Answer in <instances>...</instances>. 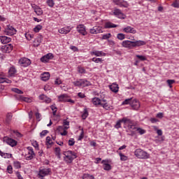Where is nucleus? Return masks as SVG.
I'll return each instance as SVG.
<instances>
[{"instance_id":"a18cd8bd","label":"nucleus","mask_w":179,"mask_h":179,"mask_svg":"<svg viewBox=\"0 0 179 179\" xmlns=\"http://www.w3.org/2000/svg\"><path fill=\"white\" fill-rule=\"evenodd\" d=\"M12 92L17 93V94H23V91L20 90L19 88H12Z\"/></svg>"},{"instance_id":"37998d69","label":"nucleus","mask_w":179,"mask_h":179,"mask_svg":"<svg viewBox=\"0 0 179 179\" xmlns=\"http://www.w3.org/2000/svg\"><path fill=\"white\" fill-rule=\"evenodd\" d=\"M43 29V25L41 24H38L36 25L34 28V31L35 33H38L40 31V30H41Z\"/></svg>"},{"instance_id":"9b49d317","label":"nucleus","mask_w":179,"mask_h":179,"mask_svg":"<svg viewBox=\"0 0 179 179\" xmlns=\"http://www.w3.org/2000/svg\"><path fill=\"white\" fill-rule=\"evenodd\" d=\"M1 50L2 52H6V54H9V52H11L12 50H13V45H12V44L10 43L8 45H5L1 48Z\"/></svg>"},{"instance_id":"052dcab7","label":"nucleus","mask_w":179,"mask_h":179,"mask_svg":"<svg viewBox=\"0 0 179 179\" xmlns=\"http://www.w3.org/2000/svg\"><path fill=\"white\" fill-rule=\"evenodd\" d=\"M52 141H51V137L47 136L46 137V145H51Z\"/></svg>"},{"instance_id":"ddd939ff","label":"nucleus","mask_w":179,"mask_h":179,"mask_svg":"<svg viewBox=\"0 0 179 179\" xmlns=\"http://www.w3.org/2000/svg\"><path fill=\"white\" fill-rule=\"evenodd\" d=\"M90 33H91V34H100V33H103V29L101 27L95 26L90 29Z\"/></svg>"},{"instance_id":"9d476101","label":"nucleus","mask_w":179,"mask_h":179,"mask_svg":"<svg viewBox=\"0 0 179 179\" xmlns=\"http://www.w3.org/2000/svg\"><path fill=\"white\" fill-rule=\"evenodd\" d=\"M113 2L115 5H117L120 8H128L129 6L128 2L124 0H113Z\"/></svg>"},{"instance_id":"4468645a","label":"nucleus","mask_w":179,"mask_h":179,"mask_svg":"<svg viewBox=\"0 0 179 179\" xmlns=\"http://www.w3.org/2000/svg\"><path fill=\"white\" fill-rule=\"evenodd\" d=\"M54 58V55L52 53H48L46 55H44L41 58V62L44 64H47L50 59H52Z\"/></svg>"},{"instance_id":"f257e3e1","label":"nucleus","mask_w":179,"mask_h":179,"mask_svg":"<svg viewBox=\"0 0 179 179\" xmlns=\"http://www.w3.org/2000/svg\"><path fill=\"white\" fill-rule=\"evenodd\" d=\"M64 155V162L66 163V164H71L73 163V159L78 157L76 152L72 150H67L63 152Z\"/></svg>"},{"instance_id":"c85d7f7f","label":"nucleus","mask_w":179,"mask_h":179,"mask_svg":"<svg viewBox=\"0 0 179 179\" xmlns=\"http://www.w3.org/2000/svg\"><path fill=\"white\" fill-rule=\"evenodd\" d=\"M0 156L3 157V159H10L12 158V154L3 152L2 150H0Z\"/></svg>"},{"instance_id":"de8ad7c7","label":"nucleus","mask_w":179,"mask_h":179,"mask_svg":"<svg viewBox=\"0 0 179 179\" xmlns=\"http://www.w3.org/2000/svg\"><path fill=\"white\" fill-rule=\"evenodd\" d=\"M13 166L15 167V169H20L22 167V165L20 164V163L19 162V161H15L13 162Z\"/></svg>"},{"instance_id":"5fc2aeb1","label":"nucleus","mask_w":179,"mask_h":179,"mask_svg":"<svg viewBox=\"0 0 179 179\" xmlns=\"http://www.w3.org/2000/svg\"><path fill=\"white\" fill-rule=\"evenodd\" d=\"M85 138V131H83V129H81L80 134L78 138V141H82Z\"/></svg>"},{"instance_id":"2f4dec72","label":"nucleus","mask_w":179,"mask_h":179,"mask_svg":"<svg viewBox=\"0 0 179 179\" xmlns=\"http://www.w3.org/2000/svg\"><path fill=\"white\" fill-rule=\"evenodd\" d=\"M122 121L123 122L124 125L127 126L130 125L131 124H134V121L131 120V119L126 117L122 118Z\"/></svg>"},{"instance_id":"6e6552de","label":"nucleus","mask_w":179,"mask_h":179,"mask_svg":"<svg viewBox=\"0 0 179 179\" xmlns=\"http://www.w3.org/2000/svg\"><path fill=\"white\" fill-rule=\"evenodd\" d=\"M28 154L25 155V160H31L35 156L34 150L32 147H27Z\"/></svg>"},{"instance_id":"7c9ffc66","label":"nucleus","mask_w":179,"mask_h":179,"mask_svg":"<svg viewBox=\"0 0 179 179\" xmlns=\"http://www.w3.org/2000/svg\"><path fill=\"white\" fill-rule=\"evenodd\" d=\"M89 117V111L87 108H84L83 111L81 112V118L82 120H86Z\"/></svg>"},{"instance_id":"cd10ccee","label":"nucleus","mask_w":179,"mask_h":179,"mask_svg":"<svg viewBox=\"0 0 179 179\" xmlns=\"http://www.w3.org/2000/svg\"><path fill=\"white\" fill-rule=\"evenodd\" d=\"M115 27H118V25L111 22H107L105 23V29H114Z\"/></svg>"},{"instance_id":"864d4df0","label":"nucleus","mask_w":179,"mask_h":179,"mask_svg":"<svg viewBox=\"0 0 179 179\" xmlns=\"http://www.w3.org/2000/svg\"><path fill=\"white\" fill-rule=\"evenodd\" d=\"M131 101H132V99H125L122 103V106H127V104H131Z\"/></svg>"},{"instance_id":"49530a36","label":"nucleus","mask_w":179,"mask_h":179,"mask_svg":"<svg viewBox=\"0 0 179 179\" xmlns=\"http://www.w3.org/2000/svg\"><path fill=\"white\" fill-rule=\"evenodd\" d=\"M136 131L138 132V134H140V135H143V134H146V130H145L141 127H137Z\"/></svg>"},{"instance_id":"c9c22d12","label":"nucleus","mask_w":179,"mask_h":179,"mask_svg":"<svg viewBox=\"0 0 179 179\" xmlns=\"http://www.w3.org/2000/svg\"><path fill=\"white\" fill-rule=\"evenodd\" d=\"M43 39L41 38H37L34 41V47H38L41 44Z\"/></svg>"},{"instance_id":"338daca9","label":"nucleus","mask_w":179,"mask_h":179,"mask_svg":"<svg viewBox=\"0 0 179 179\" xmlns=\"http://www.w3.org/2000/svg\"><path fill=\"white\" fill-rule=\"evenodd\" d=\"M129 129H136L137 127H136L134 124H129V126H127Z\"/></svg>"},{"instance_id":"0e129e2a","label":"nucleus","mask_w":179,"mask_h":179,"mask_svg":"<svg viewBox=\"0 0 179 179\" xmlns=\"http://www.w3.org/2000/svg\"><path fill=\"white\" fill-rule=\"evenodd\" d=\"M70 49H71L72 51H74V52L79 51L78 48L76 46H73V45L70 46Z\"/></svg>"},{"instance_id":"4c0bfd02","label":"nucleus","mask_w":179,"mask_h":179,"mask_svg":"<svg viewBox=\"0 0 179 179\" xmlns=\"http://www.w3.org/2000/svg\"><path fill=\"white\" fill-rule=\"evenodd\" d=\"M55 152L58 159H61V148H59V147H56L55 148Z\"/></svg>"},{"instance_id":"0eeeda50","label":"nucleus","mask_w":179,"mask_h":179,"mask_svg":"<svg viewBox=\"0 0 179 179\" xmlns=\"http://www.w3.org/2000/svg\"><path fill=\"white\" fill-rule=\"evenodd\" d=\"M18 64L20 65V66L27 68V66L31 65V60L27 57H22L19 59Z\"/></svg>"},{"instance_id":"f3484780","label":"nucleus","mask_w":179,"mask_h":179,"mask_svg":"<svg viewBox=\"0 0 179 179\" xmlns=\"http://www.w3.org/2000/svg\"><path fill=\"white\" fill-rule=\"evenodd\" d=\"M122 45L124 48H132V47H134V41H123L122 42Z\"/></svg>"},{"instance_id":"13d9d810","label":"nucleus","mask_w":179,"mask_h":179,"mask_svg":"<svg viewBox=\"0 0 179 179\" xmlns=\"http://www.w3.org/2000/svg\"><path fill=\"white\" fill-rule=\"evenodd\" d=\"M136 58H138V59H140V61H146V57H145L143 55H137Z\"/></svg>"},{"instance_id":"bf43d9fd","label":"nucleus","mask_w":179,"mask_h":179,"mask_svg":"<svg viewBox=\"0 0 179 179\" xmlns=\"http://www.w3.org/2000/svg\"><path fill=\"white\" fill-rule=\"evenodd\" d=\"M73 145H75V139L70 138L69 140V146H73Z\"/></svg>"},{"instance_id":"6e6d98bb","label":"nucleus","mask_w":179,"mask_h":179,"mask_svg":"<svg viewBox=\"0 0 179 179\" xmlns=\"http://www.w3.org/2000/svg\"><path fill=\"white\" fill-rule=\"evenodd\" d=\"M7 172L8 174H12V173H13V168L12 167V165H8L7 166Z\"/></svg>"},{"instance_id":"bb28decb","label":"nucleus","mask_w":179,"mask_h":179,"mask_svg":"<svg viewBox=\"0 0 179 179\" xmlns=\"http://www.w3.org/2000/svg\"><path fill=\"white\" fill-rule=\"evenodd\" d=\"M109 89H110L111 92H113V93H117L120 87H118V85H117V83H114L109 85Z\"/></svg>"},{"instance_id":"dca6fc26","label":"nucleus","mask_w":179,"mask_h":179,"mask_svg":"<svg viewBox=\"0 0 179 179\" xmlns=\"http://www.w3.org/2000/svg\"><path fill=\"white\" fill-rule=\"evenodd\" d=\"M15 96L17 100H20V101H25V103H31V101H33L31 98L24 97L22 95H15Z\"/></svg>"},{"instance_id":"6ab92c4d","label":"nucleus","mask_w":179,"mask_h":179,"mask_svg":"<svg viewBox=\"0 0 179 179\" xmlns=\"http://www.w3.org/2000/svg\"><path fill=\"white\" fill-rule=\"evenodd\" d=\"M0 41L1 44H8V43H10V41H12V38L6 36H0Z\"/></svg>"},{"instance_id":"7ed1b4c3","label":"nucleus","mask_w":179,"mask_h":179,"mask_svg":"<svg viewBox=\"0 0 179 179\" xmlns=\"http://www.w3.org/2000/svg\"><path fill=\"white\" fill-rule=\"evenodd\" d=\"M50 174H52V171L50 168L44 166H41V168H39V170L38 171V178L45 179L44 177Z\"/></svg>"},{"instance_id":"a878e982","label":"nucleus","mask_w":179,"mask_h":179,"mask_svg":"<svg viewBox=\"0 0 179 179\" xmlns=\"http://www.w3.org/2000/svg\"><path fill=\"white\" fill-rule=\"evenodd\" d=\"M92 103L94 106H96V107L101 106V99L99 97H94L92 99Z\"/></svg>"},{"instance_id":"f8f14e48","label":"nucleus","mask_w":179,"mask_h":179,"mask_svg":"<svg viewBox=\"0 0 179 179\" xmlns=\"http://www.w3.org/2000/svg\"><path fill=\"white\" fill-rule=\"evenodd\" d=\"M77 31L82 34V36H86L87 31H86V27L84 24H79L76 27Z\"/></svg>"},{"instance_id":"f704fd0d","label":"nucleus","mask_w":179,"mask_h":179,"mask_svg":"<svg viewBox=\"0 0 179 179\" xmlns=\"http://www.w3.org/2000/svg\"><path fill=\"white\" fill-rule=\"evenodd\" d=\"M16 72H17L16 71V68L12 66L10 68V69L8 71V75H9V76H15V75H16Z\"/></svg>"},{"instance_id":"c756f323","label":"nucleus","mask_w":179,"mask_h":179,"mask_svg":"<svg viewBox=\"0 0 179 179\" xmlns=\"http://www.w3.org/2000/svg\"><path fill=\"white\" fill-rule=\"evenodd\" d=\"M50 75L48 72H45L41 74V80H43V82H47V80L50 79Z\"/></svg>"},{"instance_id":"09e8293b","label":"nucleus","mask_w":179,"mask_h":179,"mask_svg":"<svg viewBox=\"0 0 179 179\" xmlns=\"http://www.w3.org/2000/svg\"><path fill=\"white\" fill-rule=\"evenodd\" d=\"M117 38H118V40H120V41L124 40L125 34L122 33L117 34Z\"/></svg>"},{"instance_id":"79ce46f5","label":"nucleus","mask_w":179,"mask_h":179,"mask_svg":"<svg viewBox=\"0 0 179 179\" xmlns=\"http://www.w3.org/2000/svg\"><path fill=\"white\" fill-rule=\"evenodd\" d=\"M46 3L50 8H54V6L55 5L54 0H46Z\"/></svg>"},{"instance_id":"423d86ee","label":"nucleus","mask_w":179,"mask_h":179,"mask_svg":"<svg viewBox=\"0 0 179 179\" xmlns=\"http://www.w3.org/2000/svg\"><path fill=\"white\" fill-rule=\"evenodd\" d=\"M3 31L6 36H15L17 33V30L10 24L7 25Z\"/></svg>"},{"instance_id":"a211bd4d","label":"nucleus","mask_w":179,"mask_h":179,"mask_svg":"<svg viewBox=\"0 0 179 179\" xmlns=\"http://www.w3.org/2000/svg\"><path fill=\"white\" fill-rule=\"evenodd\" d=\"M6 143L7 145H9L10 146H11V148H13L17 145V141L10 138H6Z\"/></svg>"},{"instance_id":"473e14b6","label":"nucleus","mask_w":179,"mask_h":179,"mask_svg":"<svg viewBox=\"0 0 179 179\" xmlns=\"http://www.w3.org/2000/svg\"><path fill=\"white\" fill-rule=\"evenodd\" d=\"M13 117V115L12 114V113H7L6 117V123L8 124H10V122H12Z\"/></svg>"},{"instance_id":"774afa93","label":"nucleus","mask_w":179,"mask_h":179,"mask_svg":"<svg viewBox=\"0 0 179 179\" xmlns=\"http://www.w3.org/2000/svg\"><path fill=\"white\" fill-rule=\"evenodd\" d=\"M16 176L17 177L18 179H23V177H22L20 172H16Z\"/></svg>"},{"instance_id":"4d7b16f0","label":"nucleus","mask_w":179,"mask_h":179,"mask_svg":"<svg viewBox=\"0 0 179 179\" xmlns=\"http://www.w3.org/2000/svg\"><path fill=\"white\" fill-rule=\"evenodd\" d=\"M25 37L27 40L30 41L31 38H33V37H34V35L31 34H25Z\"/></svg>"},{"instance_id":"e433bc0d","label":"nucleus","mask_w":179,"mask_h":179,"mask_svg":"<svg viewBox=\"0 0 179 179\" xmlns=\"http://www.w3.org/2000/svg\"><path fill=\"white\" fill-rule=\"evenodd\" d=\"M119 156L120 157L121 162H127V160H128V157L122 154L121 152H119Z\"/></svg>"},{"instance_id":"680f3d73","label":"nucleus","mask_w":179,"mask_h":179,"mask_svg":"<svg viewBox=\"0 0 179 179\" xmlns=\"http://www.w3.org/2000/svg\"><path fill=\"white\" fill-rule=\"evenodd\" d=\"M78 96L80 99H85V97H86V95H85V93H83V92H78Z\"/></svg>"},{"instance_id":"58836bf2","label":"nucleus","mask_w":179,"mask_h":179,"mask_svg":"<svg viewBox=\"0 0 179 179\" xmlns=\"http://www.w3.org/2000/svg\"><path fill=\"white\" fill-rule=\"evenodd\" d=\"M92 62H95V64H103V59L93 57L92 59Z\"/></svg>"},{"instance_id":"a19ab883","label":"nucleus","mask_w":179,"mask_h":179,"mask_svg":"<svg viewBox=\"0 0 179 179\" xmlns=\"http://www.w3.org/2000/svg\"><path fill=\"white\" fill-rule=\"evenodd\" d=\"M77 71L78 73H86V69H85V67H82L81 66H78L77 68Z\"/></svg>"},{"instance_id":"c03bdc74","label":"nucleus","mask_w":179,"mask_h":179,"mask_svg":"<svg viewBox=\"0 0 179 179\" xmlns=\"http://www.w3.org/2000/svg\"><path fill=\"white\" fill-rule=\"evenodd\" d=\"M122 122H123L122 119H120V120H117L116 124H115V128L116 129H120V128H121V123Z\"/></svg>"},{"instance_id":"412c9836","label":"nucleus","mask_w":179,"mask_h":179,"mask_svg":"<svg viewBox=\"0 0 179 179\" xmlns=\"http://www.w3.org/2000/svg\"><path fill=\"white\" fill-rule=\"evenodd\" d=\"M123 31L124 33H130L131 34H136V30L134 29L132 27H126L123 29Z\"/></svg>"},{"instance_id":"39448f33","label":"nucleus","mask_w":179,"mask_h":179,"mask_svg":"<svg viewBox=\"0 0 179 179\" xmlns=\"http://www.w3.org/2000/svg\"><path fill=\"white\" fill-rule=\"evenodd\" d=\"M58 100L60 103H70V104H75V101L69 98L66 94H63L58 96Z\"/></svg>"},{"instance_id":"8fccbe9b","label":"nucleus","mask_w":179,"mask_h":179,"mask_svg":"<svg viewBox=\"0 0 179 179\" xmlns=\"http://www.w3.org/2000/svg\"><path fill=\"white\" fill-rule=\"evenodd\" d=\"M110 37H111V34L110 33L102 35L101 40H108V38H110Z\"/></svg>"},{"instance_id":"393cba45","label":"nucleus","mask_w":179,"mask_h":179,"mask_svg":"<svg viewBox=\"0 0 179 179\" xmlns=\"http://www.w3.org/2000/svg\"><path fill=\"white\" fill-rule=\"evenodd\" d=\"M101 164H103V170H105L106 171H110V170H111V165L107 163V161L102 160Z\"/></svg>"},{"instance_id":"1a4fd4ad","label":"nucleus","mask_w":179,"mask_h":179,"mask_svg":"<svg viewBox=\"0 0 179 179\" xmlns=\"http://www.w3.org/2000/svg\"><path fill=\"white\" fill-rule=\"evenodd\" d=\"M113 13L114 16L118 19H125V17H127L124 13L119 8H115L113 11Z\"/></svg>"},{"instance_id":"aec40b11","label":"nucleus","mask_w":179,"mask_h":179,"mask_svg":"<svg viewBox=\"0 0 179 179\" xmlns=\"http://www.w3.org/2000/svg\"><path fill=\"white\" fill-rule=\"evenodd\" d=\"M39 100H41L43 103H46V104H50L51 99L47 95L41 94L39 96Z\"/></svg>"},{"instance_id":"4be33fe9","label":"nucleus","mask_w":179,"mask_h":179,"mask_svg":"<svg viewBox=\"0 0 179 179\" xmlns=\"http://www.w3.org/2000/svg\"><path fill=\"white\" fill-rule=\"evenodd\" d=\"M91 55H95V57H106V54L100 50H94L91 52Z\"/></svg>"},{"instance_id":"b1692460","label":"nucleus","mask_w":179,"mask_h":179,"mask_svg":"<svg viewBox=\"0 0 179 179\" xmlns=\"http://www.w3.org/2000/svg\"><path fill=\"white\" fill-rule=\"evenodd\" d=\"M71 30H72V28L70 27H64L59 29V33H60V34H68Z\"/></svg>"},{"instance_id":"5701e85b","label":"nucleus","mask_w":179,"mask_h":179,"mask_svg":"<svg viewBox=\"0 0 179 179\" xmlns=\"http://www.w3.org/2000/svg\"><path fill=\"white\" fill-rule=\"evenodd\" d=\"M147 43V41L141 40L133 41V47H141V45H146Z\"/></svg>"},{"instance_id":"20e7f679","label":"nucleus","mask_w":179,"mask_h":179,"mask_svg":"<svg viewBox=\"0 0 179 179\" xmlns=\"http://www.w3.org/2000/svg\"><path fill=\"white\" fill-rule=\"evenodd\" d=\"M73 85L77 87H87L89 86H92V83H90V81L87 80L86 78H83L73 81Z\"/></svg>"},{"instance_id":"69168bd1","label":"nucleus","mask_w":179,"mask_h":179,"mask_svg":"<svg viewBox=\"0 0 179 179\" xmlns=\"http://www.w3.org/2000/svg\"><path fill=\"white\" fill-rule=\"evenodd\" d=\"M48 130H43L40 133L41 136H45L48 134Z\"/></svg>"},{"instance_id":"603ef678","label":"nucleus","mask_w":179,"mask_h":179,"mask_svg":"<svg viewBox=\"0 0 179 179\" xmlns=\"http://www.w3.org/2000/svg\"><path fill=\"white\" fill-rule=\"evenodd\" d=\"M166 83H168V86L170 87V88H171V87H173V83H176V80H166Z\"/></svg>"},{"instance_id":"3c124183","label":"nucleus","mask_w":179,"mask_h":179,"mask_svg":"<svg viewBox=\"0 0 179 179\" xmlns=\"http://www.w3.org/2000/svg\"><path fill=\"white\" fill-rule=\"evenodd\" d=\"M35 13L37 15V16H41V15H43V11L41 9V8L39 7V8H38L36 11H34Z\"/></svg>"},{"instance_id":"2eb2a0df","label":"nucleus","mask_w":179,"mask_h":179,"mask_svg":"<svg viewBox=\"0 0 179 179\" xmlns=\"http://www.w3.org/2000/svg\"><path fill=\"white\" fill-rule=\"evenodd\" d=\"M130 106L133 108V110H139V108L141 107V103L138 100L133 99L130 103Z\"/></svg>"},{"instance_id":"e2e57ef3","label":"nucleus","mask_w":179,"mask_h":179,"mask_svg":"<svg viewBox=\"0 0 179 179\" xmlns=\"http://www.w3.org/2000/svg\"><path fill=\"white\" fill-rule=\"evenodd\" d=\"M62 81L59 78H56L55 80V85H62Z\"/></svg>"},{"instance_id":"f03ea898","label":"nucleus","mask_w":179,"mask_h":179,"mask_svg":"<svg viewBox=\"0 0 179 179\" xmlns=\"http://www.w3.org/2000/svg\"><path fill=\"white\" fill-rule=\"evenodd\" d=\"M134 156H136V157H137L138 159H142L144 160H146L150 157V155H149L148 152L144 151L141 148L136 149L134 151Z\"/></svg>"},{"instance_id":"ea45409f","label":"nucleus","mask_w":179,"mask_h":179,"mask_svg":"<svg viewBox=\"0 0 179 179\" xmlns=\"http://www.w3.org/2000/svg\"><path fill=\"white\" fill-rule=\"evenodd\" d=\"M83 179H94V176L93 175H90L88 173H84L82 176Z\"/></svg>"},{"instance_id":"72a5a7b5","label":"nucleus","mask_w":179,"mask_h":179,"mask_svg":"<svg viewBox=\"0 0 179 179\" xmlns=\"http://www.w3.org/2000/svg\"><path fill=\"white\" fill-rule=\"evenodd\" d=\"M101 106L104 108V110H113L114 108L113 106L108 104V103H101Z\"/></svg>"}]
</instances>
